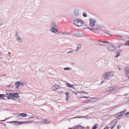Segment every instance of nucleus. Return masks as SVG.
Returning a JSON list of instances; mask_svg holds the SVG:
<instances>
[{
    "label": "nucleus",
    "instance_id": "f257e3e1",
    "mask_svg": "<svg viewBox=\"0 0 129 129\" xmlns=\"http://www.w3.org/2000/svg\"><path fill=\"white\" fill-rule=\"evenodd\" d=\"M114 72H107L103 74V77L104 80H110L112 77L114 76Z\"/></svg>",
    "mask_w": 129,
    "mask_h": 129
},
{
    "label": "nucleus",
    "instance_id": "f03ea898",
    "mask_svg": "<svg viewBox=\"0 0 129 129\" xmlns=\"http://www.w3.org/2000/svg\"><path fill=\"white\" fill-rule=\"evenodd\" d=\"M83 21L80 18H78L73 21V23L79 27L82 26L83 24Z\"/></svg>",
    "mask_w": 129,
    "mask_h": 129
},
{
    "label": "nucleus",
    "instance_id": "7ed1b4c3",
    "mask_svg": "<svg viewBox=\"0 0 129 129\" xmlns=\"http://www.w3.org/2000/svg\"><path fill=\"white\" fill-rule=\"evenodd\" d=\"M97 21V20L95 18H90L89 19V25L91 27H93L94 26L95 23Z\"/></svg>",
    "mask_w": 129,
    "mask_h": 129
},
{
    "label": "nucleus",
    "instance_id": "20e7f679",
    "mask_svg": "<svg viewBox=\"0 0 129 129\" xmlns=\"http://www.w3.org/2000/svg\"><path fill=\"white\" fill-rule=\"evenodd\" d=\"M50 31L52 33H55L56 34H57L59 33V31L57 29V27H50Z\"/></svg>",
    "mask_w": 129,
    "mask_h": 129
},
{
    "label": "nucleus",
    "instance_id": "39448f33",
    "mask_svg": "<svg viewBox=\"0 0 129 129\" xmlns=\"http://www.w3.org/2000/svg\"><path fill=\"white\" fill-rule=\"evenodd\" d=\"M117 121L116 120L114 119L111 121L109 128H111V129L116 124Z\"/></svg>",
    "mask_w": 129,
    "mask_h": 129
},
{
    "label": "nucleus",
    "instance_id": "423d86ee",
    "mask_svg": "<svg viewBox=\"0 0 129 129\" xmlns=\"http://www.w3.org/2000/svg\"><path fill=\"white\" fill-rule=\"evenodd\" d=\"M15 114L16 115V117H18L19 116L23 117H25L27 116V115L26 114L24 113H21L20 114L16 113Z\"/></svg>",
    "mask_w": 129,
    "mask_h": 129
},
{
    "label": "nucleus",
    "instance_id": "0eeeda50",
    "mask_svg": "<svg viewBox=\"0 0 129 129\" xmlns=\"http://www.w3.org/2000/svg\"><path fill=\"white\" fill-rule=\"evenodd\" d=\"M116 49V47L114 46L111 44L108 46V50L109 51H113L115 50Z\"/></svg>",
    "mask_w": 129,
    "mask_h": 129
},
{
    "label": "nucleus",
    "instance_id": "6e6552de",
    "mask_svg": "<svg viewBox=\"0 0 129 129\" xmlns=\"http://www.w3.org/2000/svg\"><path fill=\"white\" fill-rule=\"evenodd\" d=\"M50 120L49 119H45L44 120H42V121L38 122L40 123H46L50 122Z\"/></svg>",
    "mask_w": 129,
    "mask_h": 129
},
{
    "label": "nucleus",
    "instance_id": "1a4fd4ad",
    "mask_svg": "<svg viewBox=\"0 0 129 129\" xmlns=\"http://www.w3.org/2000/svg\"><path fill=\"white\" fill-rule=\"evenodd\" d=\"M8 123H15L14 124L16 125H17L19 124H19H22L24 123V121L23 122H18L17 121H12L11 122H8Z\"/></svg>",
    "mask_w": 129,
    "mask_h": 129
},
{
    "label": "nucleus",
    "instance_id": "9d476101",
    "mask_svg": "<svg viewBox=\"0 0 129 129\" xmlns=\"http://www.w3.org/2000/svg\"><path fill=\"white\" fill-rule=\"evenodd\" d=\"M69 129H84V128L81 126L76 125L72 128H70Z\"/></svg>",
    "mask_w": 129,
    "mask_h": 129
},
{
    "label": "nucleus",
    "instance_id": "9b49d317",
    "mask_svg": "<svg viewBox=\"0 0 129 129\" xmlns=\"http://www.w3.org/2000/svg\"><path fill=\"white\" fill-rule=\"evenodd\" d=\"M126 76L127 77L129 76V68L126 67L124 68Z\"/></svg>",
    "mask_w": 129,
    "mask_h": 129
},
{
    "label": "nucleus",
    "instance_id": "f8f14e48",
    "mask_svg": "<svg viewBox=\"0 0 129 129\" xmlns=\"http://www.w3.org/2000/svg\"><path fill=\"white\" fill-rule=\"evenodd\" d=\"M81 45L79 44L78 45L77 47L75 48L74 51L76 52H79V50L81 49Z\"/></svg>",
    "mask_w": 129,
    "mask_h": 129
},
{
    "label": "nucleus",
    "instance_id": "ddd939ff",
    "mask_svg": "<svg viewBox=\"0 0 129 129\" xmlns=\"http://www.w3.org/2000/svg\"><path fill=\"white\" fill-rule=\"evenodd\" d=\"M74 15L76 16H78L80 15L79 10L77 9L74 10Z\"/></svg>",
    "mask_w": 129,
    "mask_h": 129
},
{
    "label": "nucleus",
    "instance_id": "4468645a",
    "mask_svg": "<svg viewBox=\"0 0 129 129\" xmlns=\"http://www.w3.org/2000/svg\"><path fill=\"white\" fill-rule=\"evenodd\" d=\"M59 87L58 85L56 84L53 85L52 87V89L53 91H55L58 88V87Z\"/></svg>",
    "mask_w": 129,
    "mask_h": 129
},
{
    "label": "nucleus",
    "instance_id": "2eb2a0df",
    "mask_svg": "<svg viewBox=\"0 0 129 129\" xmlns=\"http://www.w3.org/2000/svg\"><path fill=\"white\" fill-rule=\"evenodd\" d=\"M18 93H15V92H13L12 91V93L11 95H12V96H14L18 98L19 96L18 95Z\"/></svg>",
    "mask_w": 129,
    "mask_h": 129
},
{
    "label": "nucleus",
    "instance_id": "dca6fc26",
    "mask_svg": "<svg viewBox=\"0 0 129 129\" xmlns=\"http://www.w3.org/2000/svg\"><path fill=\"white\" fill-rule=\"evenodd\" d=\"M50 27H57L56 25L55 22H52L50 25Z\"/></svg>",
    "mask_w": 129,
    "mask_h": 129
},
{
    "label": "nucleus",
    "instance_id": "f3484780",
    "mask_svg": "<svg viewBox=\"0 0 129 129\" xmlns=\"http://www.w3.org/2000/svg\"><path fill=\"white\" fill-rule=\"evenodd\" d=\"M7 98L8 99H12L13 100H16V98L18 99V98L14 96H12V95H8Z\"/></svg>",
    "mask_w": 129,
    "mask_h": 129
},
{
    "label": "nucleus",
    "instance_id": "a211bd4d",
    "mask_svg": "<svg viewBox=\"0 0 129 129\" xmlns=\"http://www.w3.org/2000/svg\"><path fill=\"white\" fill-rule=\"evenodd\" d=\"M98 100V99L96 98H91L89 100L92 102H96Z\"/></svg>",
    "mask_w": 129,
    "mask_h": 129
},
{
    "label": "nucleus",
    "instance_id": "6ab92c4d",
    "mask_svg": "<svg viewBox=\"0 0 129 129\" xmlns=\"http://www.w3.org/2000/svg\"><path fill=\"white\" fill-rule=\"evenodd\" d=\"M66 85L67 87L70 88H74V87H73L74 85H72L69 83L67 82L66 83Z\"/></svg>",
    "mask_w": 129,
    "mask_h": 129
},
{
    "label": "nucleus",
    "instance_id": "aec40b11",
    "mask_svg": "<svg viewBox=\"0 0 129 129\" xmlns=\"http://www.w3.org/2000/svg\"><path fill=\"white\" fill-rule=\"evenodd\" d=\"M60 33L62 35H69L70 34V33L67 32L65 31L61 32H60Z\"/></svg>",
    "mask_w": 129,
    "mask_h": 129
},
{
    "label": "nucleus",
    "instance_id": "412c9836",
    "mask_svg": "<svg viewBox=\"0 0 129 129\" xmlns=\"http://www.w3.org/2000/svg\"><path fill=\"white\" fill-rule=\"evenodd\" d=\"M20 84V82H17L15 83V85H16V88H19Z\"/></svg>",
    "mask_w": 129,
    "mask_h": 129
},
{
    "label": "nucleus",
    "instance_id": "4be33fe9",
    "mask_svg": "<svg viewBox=\"0 0 129 129\" xmlns=\"http://www.w3.org/2000/svg\"><path fill=\"white\" fill-rule=\"evenodd\" d=\"M113 90V88L112 87H108L106 89V90L108 91H112Z\"/></svg>",
    "mask_w": 129,
    "mask_h": 129
},
{
    "label": "nucleus",
    "instance_id": "5701e85b",
    "mask_svg": "<svg viewBox=\"0 0 129 129\" xmlns=\"http://www.w3.org/2000/svg\"><path fill=\"white\" fill-rule=\"evenodd\" d=\"M12 91L10 90H7L6 91V93L7 95H11Z\"/></svg>",
    "mask_w": 129,
    "mask_h": 129
},
{
    "label": "nucleus",
    "instance_id": "b1692460",
    "mask_svg": "<svg viewBox=\"0 0 129 129\" xmlns=\"http://www.w3.org/2000/svg\"><path fill=\"white\" fill-rule=\"evenodd\" d=\"M104 42L102 41L101 42H98V45H99L105 46V45L104 44Z\"/></svg>",
    "mask_w": 129,
    "mask_h": 129
},
{
    "label": "nucleus",
    "instance_id": "393cba45",
    "mask_svg": "<svg viewBox=\"0 0 129 129\" xmlns=\"http://www.w3.org/2000/svg\"><path fill=\"white\" fill-rule=\"evenodd\" d=\"M17 40L19 42H22V40L20 37H18L16 38Z\"/></svg>",
    "mask_w": 129,
    "mask_h": 129
},
{
    "label": "nucleus",
    "instance_id": "a878e982",
    "mask_svg": "<svg viewBox=\"0 0 129 129\" xmlns=\"http://www.w3.org/2000/svg\"><path fill=\"white\" fill-rule=\"evenodd\" d=\"M125 112L126 110H124L120 112L119 113H118V114H119V115L120 116H121Z\"/></svg>",
    "mask_w": 129,
    "mask_h": 129
},
{
    "label": "nucleus",
    "instance_id": "bb28decb",
    "mask_svg": "<svg viewBox=\"0 0 129 129\" xmlns=\"http://www.w3.org/2000/svg\"><path fill=\"white\" fill-rule=\"evenodd\" d=\"M78 92L79 93H85V94H88V93L84 91H78Z\"/></svg>",
    "mask_w": 129,
    "mask_h": 129
},
{
    "label": "nucleus",
    "instance_id": "cd10ccee",
    "mask_svg": "<svg viewBox=\"0 0 129 129\" xmlns=\"http://www.w3.org/2000/svg\"><path fill=\"white\" fill-rule=\"evenodd\" d=\"M92 108V107H89V108H88L87 107H85L83 108L82 109V111H84L85 110H88L89 109H90Z\"/></svg>",
    "mask_w": 129,
    "mask_h": 129
},
{
    "label": "nucleus",
    "instance_id": "c85d7f7f",
    "mask_svg": "<svg viewBox=\"0 0 129 129\" xmlns=\"http://www.w3.org/2000/svg\"><path fill=\"white\" fill-rule=\"evenodd\" d=\"M98 126V124H95L94 126H93L92 127V129H96V128H97Z\"/></svg>",
    "mask_w": 129,
    "mask_h": 129
},
{
    "label": "nucleus",
    "instance_id": "c756f323",
    "mask_svg": "<svg viewBox=\"0 0 129 129\" xmlns=\"http://www.w3.org/2000/svg\"><path fill=\"white\" fill-rule=\"evenodd\" d=\"M64 70H72V68L71 67H67L64 68Z\"/></svg>",
    "mask_w": 129,
    "mask_h": 129
},
{
    "label": "nucleus",
    "instance_id": "7c9ffc66",
    "mask_svg": "<svg viewBox=\"0 0 129 129\" xmlns=\"http://www.w3.org/2000/svg\"><path fill=\"white\" fill-rule=\"evenodd\" d=\"M66 96L67 98L66 99V100L67 101L68 100V98H69V93L68 92H67L66 93Z\"/></svg>",
    "mask_w": 129,
    "mask_h": 129
},
{
    "label": "nucleus",
    "instance_id": "2f4dec72",
    "mask_svg": "<svg viewBox=\"0 0 129 129\" xmlns=\"http://www.w3.org/2000/svg\"><path fill=\"white\" fill-rule=\"evenodd\" d=\"M85 118V116H80V117H77V116H76L75 117H74L73 118H71V119H73V118Z\"/></svg>",
    "mask_w": 129,
    "mask_h": 129
},
{
    "label": "nucleus",
    "instance_id": "473e14b6",
    "mask_svg": "<svg viewBox=\"0 0 129 129\" xmlns=\"http://www.w3.org/2000/svg\"><path fill=\"white\" fill-rule=\"evenodd\" d=\"M79 32H78V33H75L74 34V35L76 36H77V37H79L80 36L79 34Z\"/></svg>",
    "mask_w": 129,
    "mask_h": 129
},
{
    "label": "nucleus",
    "instance_id": "72a5a7b5",
    "mask_svg": "<svg viewBox=\"0 0 129 129\" xmlns=\"http://www.w3.org/2000/svg\"><path fill=\"white\" fill-rule=\"evenodd\" d=\"M124 45H127L129 46V40L125 42Z\"/></svg>",
    "mask_w": 129,
    "mask_h": 129
},
{
    "label": "nucleus",
    "instance_id": "f704fd0d",
    "mask_svg": "<svg viewBox=\"0 0 129 129\" xmlns=\"http://www.w3.org/2000/svg\"><path fill=\"white\" fill-rule=\"evenodd\" d=\"M117 54V55H116L115 56V57H117L118 56H119L120 55V52H118V51L117 52H116Z\"/></svg>",
    "mask_w": 129,
    "mask_h": 129
},
{
    "label": "nucleus",
    "instance_id": "c9c22d12",
    "mask_svg": "<svg viewBox=\"0 0 129 129\" xmlns=\"http://www.w3.org/2000/svg\"><path fill=\"white\" fill-rule=\"evenodd\" d=\"M83 16L84 17H86L87 16V15L86 13L83 12Z\"/></svg>",
    "mask_w": 129,
    "mask_h": 129
},
{
    "label": "nucleus",
    "instance_id": "e433bc0d",
    "mask_svg": "<svg viewBox=\"0 0 129 129\" xmlns=\"http://www.w3.org/2000/svg\"><path fill=\"white\" fill-rule=\"evenodd\" d=\"M31 122V121H24V123H26V124L29 123H30Z\"/></svg>",
    "mask_w": 129,
    "mask_h": 129
},
{
    "label": "nucleus",
    "instance_id": "4c0bfd02",
    "mask_svg": "<svg viewBox=\"0 0 129 129\" xmlns=\"http://www.w3.org/2000/svg\"><path fill=\"white\" fill-rule=\"evenodd\" d=\"M125 116L127 118H129V112H127L125 114Z\"/></svg>",
    "mask_w": 129,
    "mask_h": 129
},
{
    "label": "nucleus",
    "instance_id": "58836bf2",
    "mask_svg": "<svg viewBox=\"0 0 129 129\" xmlns=\"http://www.w3.org/2000/svg\"><path fill=\"white\" fill-rule=\"evenodd\" d=\"M93 32L95 33H98L99 32L98 30L94 28Z\"/></svg>",
    "mask_w": 129,
    "mask_h": 129
},
{
    "label": "nucleus",
    "instance_id": "ea45409f",
    "mask_svg": "<svg viewBox=\"0 0 129 129\" xmlns=\"http://www.w3.org/2000/svg\"><path fill=\"white\" fill-rule=\"evenodd\" d=\"M74 51V50L73 49H71L70 51H68L67 52L68 53H72Z\"/></svg>",
    "mask_w": 129,
    "mask_h": 129
},
{
    "label": "nucleus",
    "instance_id": "a19ab883",
    "mask_svg": "<svg viewBox=\"0 0 129 129\" xmlns=\"http://www.w3.org/2000/svg\"><path fill=\"white\" fill-rule=\"evenodd\" d=\"M4 94H0V100L1 98L4 97Z\"/></svg>",
    "mask_w": 129,
    "mask_h": 129
},
{
    "label": "nucleus",
    "instance_id": "79ce46f5",
    "mask_svg": "<svg viewBox=\"0 0 129 129\" xmlns=\"http://www.w3.org/2000/svg\"><path fill=\"white\" fill-rule=\"evenodd\" d=\"M20 85H22V86H24L25 85V83H23V82H20Z\"/></svg>",
    "mask_w": 129,
    "mask_h": 129
},
{
    "label": "nucleus",
    "instance_id": "37998d69",
    "mask_svg": "<svg viewBox=\"0 0 129 129\" xmlns=\"http://www.w3.org/2000/svg\"><path fill=\"white\" fill-rule=\"evenodd\" d=\"M115 36L117 37H123V36L122 35H116Z\"/></svg>",
    "mask_w": 129,
    "mask_h": 129
},
{
    "label": "nucleus",
    "instance_id": "c03bdc74",
    "mask_svg": "<svg viewBox=\"0 0 129 129\" xmlns=\"http://www.w3.org/2000/svg\"><path fill=\"white\" fill-rule=\"evenodd\" d=\"M119 114H118H118H116V115H115V117L116 118H117V117H118L120 116H119Z\"/></svg>",
    "mask_w": 129,
    "mask_h": 129
},
{
    "label": "nucleus",
    "instance_id": "a18cd8bd",
    "mask_svg": "<svg viewBox=\"0 0 129 129\" xmlns=\"http://www.w3.org/2000/svg\"><path fill=\"white\" fill-rule=\"evenodd\" d=\"M15 35L17 37H19L18 36V33L17 32H16L15 34Z\"/></svg>",
    "mask_w": 129,
    "mask_h": 129
},
{
    "label": "nucleus",
    "instance_id": "49530a36",
    "mask_svg": "<svg viewBox=\"0 0 129 129\" xmlns=\"http://www.w3.org/2000/svg\"><path fill=\"white\" fill-rule=\"evenodd\" d=\"M104 44H109L110 43L109 42H108L107 41H104Z\"/></svg>",
    "mask_w": 129,
    "mask_h": 129
},
{
    "label": "nucleus",
    "instance_id": "de8ad7c7",
    "mask_svg": "<svg viewBox=\"0 0 129 129\" xmlns=\"http://www.w3.org/2000/svg\"><path fill=\"white\" fill-rule=\"evenodd\" d=\"M121 125H118L117 126V129H119L121 127Z\"/></svg>",
    "mask_w": 129,
    "mask_h": 129
},
{
    "label": "nucleus",
    "instance_id": "09e8293b",
    "mask_svg": "<svg viewBox=\"0 0 129 129\" xmlns=\"http://www.w3.org/2000/svg\"><path fill=\"white\" fill-rule=\"evenodd\" d=\"M77 98H78L79 99H81L82 98V96H79L77 97Z\"/></svg>",
    "mask_w": 129,
    "mask_h": 129
},
{
    "label": "nucleus",
    "instance_id": "8fccbe9b",
    "mask_svg": "<svg viewBox=\"0 0 129 129\" xmlns=\"http://www.w3.org/2000/svg\"><path fill=\"white\" fill-rule=\"evenodd\" d=\"M87 28L88 29H89V30H91L92 31V28H90V27H88Z\"/></svg>",
    "mask_w": 129,
    "mask_h": 129
},
{
    "label": "nucleus",
    "instance_id": "3c124183",
    "mask_svg": "<svg viewBox=\"0 0 129 129\" xmlns=\"http://www.w3.org/2000/svg\"><path fill=\"white\" fill-rule=\"evenodd\" d=\"M109 128V126H107L106 127H105L104 129H108Z\"/></svg>",
    "mask_w": 129,
    "mask_h": 129
},
{
    "label": "nucleus",
    "instance_id": "603ef678",
    "mask_svg": "<svg viewBox=\"0 0 129 129\" xmlns=\"http://www.w3.org/2000/svg\"><path fill=\"white\" fill-rule=\"evenodd\" d=\"M7 118H6V119H5L4 120H0L2 121H6V119H7Z\"/></svg>",
    "mask_w": 129,
    "mask_h": 129
},
{
    "label": "nucleus",
    "instance_id": "864d4df0",
    "mask_svg": "<svg viewBox=\"0 0 129 129\" xmlns=\"http://www.w3.org/2000/svg\"><path fill=\"white\" fill-rule=\"evenodd\" d=\"M34 118V116H32L31 117L28 118V119H31V118Z\"/></svg>",
    "mask_w": 129,
    "mask_h": 129
},
{
    "label": "nucleus",
    "instance_id": "5fc2aeb1",
    "mask_svg": "<svg viewBox=\"0 0 129 129\" xmlns=\"http://www.w3.org/2000/svg\"><path fill=\"white\" fill-rule=\"evenodd\" d=\"M120 47V45H119L118 46H117V48H119Z\"/></svg>",
    "mask_w": 129,
    "mask_h": 129
},
{
    "label": "nucleus",
    "instance_id": "6e6d98bb",
    "mask_svg": "<svg viewBox=\"0 0 129 129\" xmlns=\"http://www.w3.org/2000/svg\"><path fill=\"white\" fill-rule=\"evenodd\" d=\"M74 92V93L76 94H77V93L76 92Z\"/></svg>",
    "mask_w": 129,
    "mask_h": 129
},
{
    "label": "nucleus",
    "instance_id": "4d7b16f0",
    "mask_svg": "<svg viewBox=\"0 0 129 129\" xmlns=\"http://www.w3.org/2000/svg\"><path fill=\"white\" fill-rule=\"evenodd\" d=\"M83 98H89L87 97L86 96H83Z\"/></svg>",
    "mask_w": 129,
    "mask_h": 129
},
{
    "label": "nucleus",
    "instance_id": "13d9d810",
    "mask_svg": "<svg viewBox=\"0 0 129 129\" xmlns=\"http://www.w3.org/2000/svg\"><path fill=\"white\" fill-rule=\"evenodd\" d=\"M94 28H92V31H93H93H94Z\"/></svg>",
    "mask_w": 129,
    "mask_h": 129
},
{
    "label": "nucleus",
    "instance_id": "bf43d9fd",
    "mask_svg": "<svg viewBox=\"0 0 129 129\" xmlns=\"http://www.w3.org/2000/svg\"><path fill=\"white\" fill-rule=\"evenodd\" d=\"M127 103H129V100L127 101Z\"/></svg>",
    "mask_w": 129,
    "mask_h": 129
},
{
    "label": "nucleus",
    "instance_id": "052dcab7",
    "mask_svg": "<svg viewBox=\"0 0 129 129\" xmlns=\"http://www.w3.org/2000/svg\"><path fill=\"white\" fill-rule=\"evenodd\" d=\"M118 69H119V70H121V69H120V68H119H119H118Z\"/></svg>",
    "mask_w": 129,
    "mask_h": 129
},
{
    "label": "nucleus",
    "instance_id": "680f3d73",
    "mask_svg": "<svg viewBox=\"0 0 129 129\" xmlns=\"http://www.w3.org/2000/svg\"><path fill=\"white\" fill-rule=\"evenodd\" d=\"M101 40H99V42H101Z\"/></svg>",
    "mask_w": 129,
    "mask_h": 129
},
{
    "label": "nucleus",
    "instance_id": "e2e57ef3",
    "mask_svg": "<svg viewBox=\"0 0 129 129\" xmlns=\"http://www.w3.org/2000/svg\"><path fill=\"white\" fill-rule=\"evenodd\" d=\"M2 53L0 52V55H1Z\"/></svg>",
    "mask_w": 129,
    "mask_h": 129
},
{
    "label": "nucleus",
    "instance_id": "0e129e2a",
    "mask_svg": "<svg viewBox=\"0 0 129 129\" xmlns=\"http://www.w3.org/2000/svg\"><path fill=\"white\" fill-rule=\"evenodd\" d=\"M106 34H107L109 35H110V34L108 33H105Z\"/></svg>",
    "mask_w": 129,
    "mask_h": 129
},
{
    "label": "nucleus",
    "instance_id": "69168bd1",
    "mask_svg": "<svg viewBox=\"0 0 129 129\" xmlns=\"http://www.w3.org/2000/svg\"><path fill=\"white\" fill-rule=\"evenodd\" d=\"M127 77H128V79H129V75L128 76H127Z\"/></svg>",
    "mask_w": 129,
    "mask_h": 129
},
{
    "label": "nucleus",
    "instance_id": "338daca9",
    "mask_svg": "<svg viewBox=\"0 0 129 129\" xmlns=\"http://www.w3.org/2000/svg\"><path fill=\"white\" fill-rule=\"evenodd\" d=\"M6 75V74H5V75H3V76H4L5 75Z\"/></svg>",
    "mask_w": 129,
    "mask_h": 129
},
{
    "label": "nucleus",
    "instance_id": "774afa93",
    "mask_svg": "<svg viewBox=\"0 0 129 129\" xmlns=\"http://www.w3.org/2000/svg\"><path fill=\"white\" fill-rule=\"evenodd\" d=\"M128 39H129V36L128 37Z\"/></svg>",
    "mask_w": 129,
    "mask_h": 129
}]
</instances>
